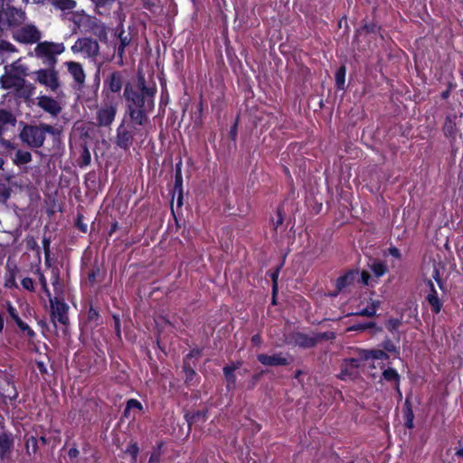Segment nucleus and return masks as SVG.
Wrapping results in <instances>:
<instances>
[{
	"label": "nucleus",
	"instance_id": "6ab92c4d",
	"mask_svg": "<svg viewBox=\"0 0 463 463\" xmlns=\"http://www.w3.org/2000/svg\"><path fill=\"white\" fill-rule=\"evenodd\" d=\"M359 273L354 270H349L344 276L339 277L336 279V288L339 291L352 285L354 280L358 278Z\"/></svg>",
	"mask_w": 463,
	"mask_h": 463
},
{
	"label": "nucleus",
	"instance_id": "6e6d98bb",
	"mask_svg": "<svg viewBox=\"0 0 463 463\" xmlns=\"http://www.w3.org/2000/svg\"><path fill=\"white\" fill-rule=\"evenodd\" d=\"M99 317V313L96 309H94L93 307H90V310H89V313H88V318L90 320H94V319H97Z\"/></svg>",
	"mask_w": 463,
	"mask_h": 463
},
{
	"label": "nucleus",
	"instance_id": "3c124183",
	"mask_svg": "<svg viewBox=\"0 0 463 463\" xmlns=\"http://www.w3.org/2000/svg\"><path fill=\"white\" fill-rule=\"evenodd\" d=\"M40 283L42 285L43 290L45 293L46 297L48 298H52V295H51V292H50V290L48 288V286H47V280H46L44 275L42 274V273L40 274Z\"/></svg>",
	"mask_w": 463,
	"mask_h": 463
},
{
	"label": "nucleus",
	"instance_id": "5fc2aeb1",
	"mask_svg": "<svg viewBox=\"0 0 463 463\" xmlns=\"http://www.w3.org/2000/svg\"><path fill=\"white\" fill-rule=\"evenodd\" d=\"M388 252L391 256H392L395 259H401L402 257L399 249H397L396 247L389 248Z\"/></svg>",
	"mask_w": 463,
	"mask_h": 463
},
{
	"label": "nucleus",
	"instance_id": "c85d7f7f",
	"mask_svg": "<svg viewBox=\"0 0 463 463\" xmlns=\"http://www.w3.org/2000/svg\"><path fill=\"white\" fill-rule=\"evenodd\" d=\"M92 32L100 40L107 38V27L100 22L96 21L93 23Z\"/></svg>",
	"mask_w": 463,
	"mask_h": 463
},
{
	"label": "nucleus",
	"instance_id": "a18cd8bd",
	"mask_svg": "<svg viewBox=\"0 0 463 463\" xmlns=\"http://www.w3.org/2000/svg\"><path fill=\"white\" fill-rule=\"evenodd\" d=\"M15 51L16 49L12 43L5 41L0 42V52H13Z\"/></svg>",
	"mask_w": 463,
	"mask_h": 463
},
{
	"label": "nucleus",
	"instance_id": "774afa93",
	"mask_svg": "<svg viewBox=\"0 0 463 463\" xmlns=\"http://www.w3.org/2000/svg\"><path fill=\"white\" fill-rule=\"evenodd\" d=\"M457 455L458 457H462L463 458V449H460L459 450L457 451Z\"/></svg>",
	"mask_w": 463,
	"mask_h": 463
},
{
	"label": "nucleus",
	"instance_id": "ea45409f",
	"mask_svg": "<svg viewBox=\"0 0 463 463\" xmlns=\"http://www.w3.org/2000/svg\"><path fill=\"white\" fill-rule=\"evenodd\" d=\"M182 185H183V177H182V173H181V163H179L176 165L175 188L176 190H179V192L181 193Z\"/></svg>",
	"mask_w": 463,
	"mask_h": 463
},
{
	"label": "nucleus",
	"instance_id": "de8ad7c7",
	"mask_svg": "<svg viewBox=\"0 0 463 463\" xmlns=\"http://www.w3.org/2000/svg\"><path fill=\"white\" fill-rule=\"evenodd\" d=\"M361 281L365 286H372L373 287L376 281L374 283H372L371 281V276L367 271L363 270L360 274Z\"/></svg>",
	"mask_w": 463,
	"mask_h": 463
},
{
	"label": "nucleus",
	"instance_id": "e2e57ef3",
	"mask_svg": "<svg viewBox=\"0 0 463 463\" xmlns=\"http://www.w3.org/2000/svg\"><path fill=\"white\" fill-rule=\"evenodd\" d=\"M138 87L141 90L140 93H144V88H147L145 84V80L144 79H139L138 80Z\"/></svg>",
	"mask_w": 463,
	"mask_h": 463
},
{
	"label": "nucleus",
	"instance_id": "f257e3e1",
	"mask_svg": "<svg viewBox=\"0 0 463 463\" xmlns=\"http://www.w3.org/2000/svg\"><path fill=\"white\" fill-rule=\"evenodd\" d=\"M156 92V89L155 87L152 88H144V93H139L133 90L132 87L128 84L125 87L124 96L126 99L130 102L134 109H153L154 97Z\"/></svg>",
	"mask_w": 463,
	"mask_h": 463
},
{
	"label": "nucleus",
	"instance_id": "79ce46f5",
	"mask_svg": "<svg viewBox=\"0 0 463 463\" xmlns=\"http://www.w3.org/2000/svg\"><path fill=\"white\" fill-rule=\"evenodd\" d=\"M15 324L20 328V330L25 333L29 337H33L35 335L33 330L31 329V327L26 323L22 321V319L17 321Z\"/></svg>",
	"mask_w": 463,
	"mask_h": 463
},
{
	"label": "nucleus",
	"instance_id": "37998d69",
	"mask_svg": "<svg viewBox=\"0 0 463 463\" xmlns=\"http://www.w3.org/2000/svg\"><path fill=\"white\" fill-rule=\"evenodd\" d=\"M37 443H38L37 439L34 437H30L26 440V449H27L29 454L36 453V451H37Z\"/></svg>",
	"mask_w": 463,
	"mask_h": 463
},
{
	"label": "nucleus",
	"instance_id": "dca6fc26",
	"mask_svg": "<svg viewBox=\"0 0 463 463\" xmlns=\"http://www.w3.org/2000/svg\"><path fill=\"white\" fill-rule=\"evenodd\" d=\"M359 356L362 361H374V360H381L385 361L388 360L389 356L386 352L383 350L379 349H372V350H366L362 349L359 351Z\"/></svg>",
	"mask_w": 463,
	"mask_h": 463
},
{
	"label": "nucleus",
	"instance_id": "49530a36",
	"mask_svg": "<svg viewBox=\"0 0 463 463\" xmlns=\"http://www.w3.org/2000/svg\"><path fill=\"white\" fill-rule=\"evenodd\" d=\"M21 284L24 289L28 291H34V282L31 278H24Z\"/></svg>",
	"mask_w": 463,
	"mask_h": 463
},
{
	"label": "nucleus",
	"instance_id": "0e129e2a",
	"mask_svg": "<svg viewBox=\"0 0 463 463\" xmlns=\"http://www.w3.org/2000/svg\"><path fill=\"white\" fill-rule=\"evenodd\" d=\"M49 245H50L49 241H48V240H46V239H44V240H43V246H44V250H45V254H46V256H48Z\"/></svg>",
	"mask_w": 463,
	"mask_h": 463
},
{
	"label": "nucleus",
	"instance_id": "7ed1b4c3",
	"mask_svg": "<svg viewBox=\"0 0 463 463\" xmlns=\"http://www.w3.org/2000/svg\"><path fill=\"white\" fill-rule=\"evenodd\" d=\"M52 127L43 126H26L22 130L20 137L22 140L32 147H40L43 146L46 132H51Z\"/></svg>",
	"mask_w": 463,
	"mask_h": 463
},
{
	"label": "nucleus",
	"instance_id": "4be33fe9",
	"mask_svg": "<svg viewBox=\"0 0 463 463\" xmlns=\"http://www.w3.org/2000/svg\"><path fill=\"white\" fill-rule=\"evenodd\" d=\"M430 285L431 287L432 293L428 295L427 300H428L429 304L430 305L432 311L437 314L440 311L442 303L439 300L437 292L434 290L433 284L431 282H430Z\"/></svg>",
	"mask_w": 463,
	"mask_h": 463
},
{
	"label": "nucleus",
	"instance_id": "39448f33",
	"mask_svg": "<svg viewBox=\"0 0 463 463\" xmlns=\"http://www.w3.org/2000/svg\"><path fill=\"white\" fill-rule=\"evenodd\" d=\"M25 20V13L15 7L7 6L4 9V3L0 0V28L15 26Z\"/></svg>",
	"mask_w": 463,
	"mask_h": 463
},
{
	"label": "nucleus",
	"instance_id": "b1692460",
	"mask_svg": "<svg viewBox=\"0 0 463 463\" xmlns=\"http://www.w3.org/2000/svg\"><path fill=\"white\" fill-rule=\"evenodd\" d=\"M370 269L376 278H380L387 272V266L383 261L374 260L370 265Z\"/></svg>",
	"mask_w": 463,
	"mask_h": 463
},
{
	"label": "nucleus",
	"instance_id": "c03bdc74",
	"mask_svg": "<svg viewBox=\"0 0 463 463\" xmlns=\"http://www.w3.org/2000/svg\"><path fill=\"white\" fill-rule=\"evenodd\" d=\"M383 347L387 353L399 354L397 346L390 339L383 342Z\"/></svg>",
	"mask_w": 463,
	"mask_h": 463
},
{
	"label": "nucleus",
	"instance_id": "393cba45",
	"mask_svg": "<svg viewBox=\"0 0 463 463\" xmlns=\"http://www.w3.org/2000/svg\"><path fill=\"white\" fill-rule=\"evenodd\" d=\"M52 5L62 11H70L76 7V2L74 0H53Z\"/></svg>",
	"mask_w": 463,
	"mask_h": 463
},
{
	"label": "nucleus",
	"instance_id": "58836bf2",
	"mask_svg": "<svg viewBox=\"0 0 463 463\" xmlns=\"http://www.w3.org/2000/svg\"><path fill=\"white\" fill-rule=\"evenodd\" d=\"M139 449L137 443H131L128 446L126 449V453L131 456V463L137 462V458L138 454Z\"/></svg>",
	"mask_w": 463,
	"mask_h": 463
},
{
	"label": "nucleus",
	"instance_id": "8fccbe9b",
	"mask_svg": "<svg viewBox=\"0 0 463 463\" xmlns=\"http://www.w3.org/2000/svg\"><path fill=\"white\" fill-rule=\"evenodd\" d=\"M7 312L10 316V317L16 323L17 321H19L21 318L18 315V312L17 310L15 309L14 307H13L11 304H8L7 305Z\"/></svg>",
	"mask_w": 463,
	"mask_h": 463
},
{
	"label": "nucleus",
	"instance_id": "20e7f679",
	"mask_svg": "<svg viewBox=\"0 0 463 463\" xmlns=\"http://www.w3.org/2000/svg\"><path fill=\"white\" fill-rule=\"evenodd\" d=\"M71 49L74 54H80L90 61H95L99 54V43L90 37L79 38Z\"/></svg>",
	"mask_w": 463,
	"mask_h": 463
},
{
	"label": "nucleus",
	"instance_id": "f704fd0d",
	"mask_svg": "<svg viewBox=\"0 0 463 463\" xmlns=\"http://www.w3.org/2000/svg\"><path fill=\"white\" fill-rule=\"evenodd\" d=\"M0 123L3 125L10 124L11 126H14L15 119L10 112L0 110Z\"/></svg>",
	"mask_w": 463,
	"mask_h": 463
},
{
	"label": "nucleus",
	"instance_id": "bb28decb",
	"mask_svg": "<svg viewBox=\"0 0 463 463\" xmlns=\"http://www.w3.org/2000/svg\"><path fill=\"white\" fill-rule=\"evenodd\" d=\"M32 160V155L28 151L18 150L14 159V164L21 165L29 163Z\"/></svg>",
	"mask_w": 463,
	"mask_h": 463
},
{
	"label": "nucleus",
	"instance_id": "f03ea898",
	"mask_svg": "<svg viewBox=\"0 0 463 463\" xmlns=\"http://www.w3.org/2000/svg\"><path fill=\"white\" fill-rule=\"evenodd\" d=\"M65 50L62 43L42 42L34 48V54L37 58L43 60L46 64H53L56 61V56L62 53Z\"/></svg>",
	"mask_w": 463,
	"mask_h": 463
},
{
	"label": "nucleus",
	"instance_id": "9b49d317",
	"mask_svg": "<svg viewBox=\"0 0 463 463\" xmlns=\"http://www.w3.org/2000/svg\"><path fill=\"white\" fill-rule=\"evenodd\" d=\"M258 361L263 365L279 366L289 364V357L282 353L273 354L271 355L260 354L257 355Z\"/></svg>",
	"mask_w": 463,
	"mask_h": 463
},
{
	"label": "nucleus",
	"instance_id": "338daca9",
	"mask_svg": "<svg viewBox=\"0 0 463 463\" xmlns=\"http://www.w3.org/2000/svg\"><path fill=\"white\" fill-rule=\"evenodd\" d=\"M449 90H447V91H444V92L441 94V97H442L443 99H447V98L449 97Z\"/></svg>",
	"mask_w": 463,
	"mask_h": 463
},
{
	"label": "nucleus",
	"instance_id": "13d9d810",
	"mask_svg": "<svg viewBox=\"0 0 463 463\" xmlns=\"http://www.w3.org/2000/svg\"><path fill=\"white\" fill-rule=\"evenodd\" d=\"M83 161L86 165L90 163V155L87 148H85L83 152Z\"/></svg>",
	"mask_w": 463,
	"mask_h": 463
},
{
	"label": "nucleus",
	"instance_id": "cd10ccee",
	"mask_svg": "<svg viewBox=\"0 0 463 463\" xmlns=\"http://www.w3.org/2000/svg\"><path fill=\"white\" fill-rule=\"evenodd\" d=\"M345 73L346 70L345 66H341L335 72V85L339 90L345 89Z\"/></svg>",
	"mask_w": 463,
	"mask_h": 463
},
{
	"label": "nucleus",
	"instance_id": "a878e982",
	"mask_svg": "<svg viewBox=\"0 0 463 463\" xmlns=\"http://www.w3.org/2000/svg\"><path fill=\"white\" fill-rule=\"evenodd\" d=\"M142 409H143V406L140 402H138L136 399H130L127 402V406L124 411V415L126 418H130L132 411L136 410L137 411H141Z\"/></svg>",
	"mask_w": 463,
	"mask_h": 463
},
{
	"label": "nucleus",
	"instance_id": "e433bc0d",
	"mask_svg": "<svg viewBox=\"0 0 463 463\" xmlns=\"http://www.w3.org/2000/svg\"><path fill=\"white\" fill-rule=\"evenodd\" d=\"M444 132L449 136H453L456 133V123L449 117L444 124Z\"/></svg>",
	"mask_w": 463,
	"mask_h": 463
},
{
	"label": "nucleus",
	"instance_id": "aec40b11",
	"mask_svg": "<svg viewBox=\"0 0 463 463\" xmlns=\"http://www.w3.org/2000/svg\"><path fill=\"white\" fill-rule=\"evenodd\" d=\"M381 305V301L378 299L370 298L369 304L366 307L360 309L355 312L354 315L372 317L376 315V312Z\"/></svg>",
	"mask_w": 463,
	"mask_h": 463
},
{
	"label": "nucleus",
	"instance_id": "5701e85b",
	"mask_svg": "<svg viewBox=\"0 0 463 463\" xmlns=\"http://www.w3.org/2000/svg\"><path fill=\"white\" fill-rule=\"evenodd\" d=\"M52 285L53 287L54 293L56 297H60L62 295L63 292V287L61 283L60 279V273L58 269H52V278H51Z\"/></svg>",
	"mask_w": 463,
	"mask_h": 463
},
{
	"label": "nucleus",
	"instance_id": "a19ab883",
	"mask_svg": "<svg viewBox=\"0 0 463 463\" xmlns=\"http://www.w3.org/2000/svg\"><path fill=\"white\" fill-rule=\"evenodd\" d=\"M375 324L373 322H368L364 324H354L348 327V331H364L367 328L373 327Z\"/></svg>",
	"mask_w": 463,
	"mask_h": 463
},
{
	"label": "nucleus",
	"instance_id": "052dcab7",
	"mask_svg": "<svg viewBox=\"0 0 463 463\" xmlns=\"http://www.w3.org/2000/svg\"><path fill=\"white\" fill-rule=\"evenodd\" d=\"M159 462V454L154 453L150 456L148 463H158Z\"/></svg>",
	"mask_w": 463,
	"mask_h": 463
},
{
	"label": "nucleus",
	"instance_id": "864d4df0",
	"mask_svg": "<svg viewBox=\"0 0 463 463\" xmlns=\"http://www.w3.org/2000/svg\"><path fill=\"white\" fill-rule=\"evenodd\" d=\"M278 276H279V269H277L275 272L271 273L273 294H275L277 291Z\"/></svg>",
	"mask_w": 463,
	"mask_h": 463
},
{
	"label": "nucleus",
	"instance_id": "1a4fd4ad",
	"mask_svg": "<svg viewBox=\"0 0 463 463\" xmlns=\"http://www.w3.org/2000/svg\"><path fill=\"white\" fill-rule=\"evenodd\" d=\"M41 33L34 25H25L14 33V38L23 43H34L41 39Z\"/></svg>",
	"mask_w": 463,
	"mask_h": 463
},
{
	"label": "nucleus",
	"instance_id": "ddd939ff",
	"mask_svg": "<svg viewBox=\"0 0 463 463\" xmlns=\"http://www.w3.org/2000/svg\"><path fill=\"white\" fill-rule=\"evenodd\" d=\"M123 86V77L119 71H114L103 82V91L118 93Z\"/></svg>",
	"mask_w": 463,
	"mask_h": 463
},
{
	"label": "nucleus",
	"instance_id": "9d476101",
	"mask_svg": "<svg viewBox=\"0 0 463 463\" xmlns=\"http://www.w3.org/2000/svg\"><path fill=\"white\" fill-rule=\"evenodd\" d=\"M361 358H350L343 362L338 377L343 381L354 379L358 375V368L361 365Z\"/></svg>",
	"mask_w": 463,
	"mask_h": 463
},
{
	"label": "nucleus",
	"instance_id": "4c0bfd02",
	"mask_svg": "<svg viewBox=\"0 0 463 463\" xmlns=\"http://www.w3.org/2000/svg\"><path fill=\"white\" fill-rule=\"evenodd\" d=\"M120 43L118 47V53L120 58H122L124 54L125 48L129 44L130 39L126 35H123V33L119 34Z\"/></svg>",
	"mask_w": 463,
	"mask_h": 463
},
{
	"label": "nucleus",
	"instance_id": "4468645a",
	"mask_svg": "<svg viewBox=\"0 0 463 463\" xmlns=\"http://www.w3.org/2000/svg\"><path fill=\"white\" fill-rule=\"evenodd\" d=\"M321 337L322 336L320 335L298 333L294 336V342L300 347L310 348L316 345Z\"/></svg>",
	"mask_w": 463,
	"mask_h": 463
},
{
	"label": "nucleus",
	"instance_id": "c9c22d12",
	"mask_svg": "<svg viewBox=\"0 0 463 463\" xmlns=\"http://www.w3.org/2000/svg\"><path fill=\"white\" fill-rule=\"evenodd\" d=\"M11 194L9 185L5 182L0 181V201L6 202Z\"/></svg>",
	"mask_w": 463,
	"mask_h": 463
},
{
	"label": "nucleus",
	"instance_id": "0eeeda50",
	"mask_svg": "<svg viewBox=\"0 0 463 463\" xmlns=\"http://www.w3.org/2000/svg\"><path fill=\"white\" fill-rule=\"evenodd\" d=\"M117 113V105L107 96L105 102L97 110L98 125L100 127L110 126Z\"/></svg>",
	"mask_w": 463,
	"mask_h": 463
},
{
	"label": "nucleus",
	"instance_id": "603ef678",
	"mask_svg": "<svg viewBox=\"0 0 463 463\" xmlns=\"http://www.w3.org/2000/svg\"><path fill=\"white\" fill-rule=\"evenodd\" d=\"M405 426L409 429L413 427V413L411 409L405 412Z\"/></svg>",
	"mask_w": 463,
	"mask_h": 463
},
{
	"label": "nucleus",
	"instance_id": "72a5a7b5",
	"mask_svg": "<svg viewBox=\"0 0 463 463\" xmlns=\"http://www.w3.org/2000/svg\"><path fill=\"white\" fill-rule=\"evenodd\" d=\"M223 373H224L226 381L228 382V388H230L231 386L233 387L235 384V382H236V377H235L234 371L232 370V368L225 366L223 368Z\"/></svg>",
	"mask_w": 463,
	"mask_h": 463
},
{
	"label": "nucleus",
	"instance_id": "412c9836",
	"mask_svg": "<svg viewBox=\"0 0 463 463\" xmlns=\"http://www.w3.org/2000/svg\"><path fill=\"white\" fill-rule=\"evenodd\" d=\"M383 380L386 382H392L395 384V388L398 393L401 395L400 391V375L398 372L393 368H387L383 372Z\"/></svg>",
	"mask_w": 463,
	"mask_h": 463
},
{
	"label": "nucleus",
	"instance_id": "c756f323",
	"mask_svg": "<svg viewBox=\"0 0 463 463\" xmlns=\"http://www.w3.org/2000/svg\"><path fill=\"white\" fill-rule=\"evenodd\" d=\"M5 287L8 288H17L15 281V269H9L5 276Z\"/></svg>",
	"mask_w": 463,
	"mask_h": 463
},
{
	"label": "nucleus",
	"instance_id": "2eb2a0df",
	"mask_svg": "<svg viewBox=\"0 0 463 463\" xmlns=\"http://www.w3.org/2000/svg\"><path fill=\"white\" fill-rule=\"evenodd\" d=\"M38 105L46 112H49L52 115H57L61 111V106L59 103L47 96H41L38 98Z\"/></svg>",
	"mask_w": 463,
	"mask_h": 463
},
{
	"label": "nucleus",
	"instance_id": "f8f14e48",
	"mask_svg": "<svg viewBox=\"0 0 463 463\" xmlns=\"http://www.w3.org/2000/svg\"><path fill=\"white\" fill-rule=\"evenodd\" d=\"M24 78L21 75L14 74L8 71V67L5 66V74L0 78V85L2 89H20L24 85Z\"/></svg>",
	"mask_w": 463,
	"mask_h": 463
},
{
	"label": "nucleus",
	"instance_id": "2f4dec72",
	"mask_svg": "<svg viewBox=\"0 0 463 463\" xmlns=\"http://www.w3.org/2000/svg\"><path fill=\"white\" fill-rule=\"evenodd\" d=\"M402 325V318H390L386 321V328L392 334L398 331Z\"/></svg>",
	"mask_w": 463,
	"mask_h": 463
},
{
	"label": "nucleus",
	"instance_id": "a211bd4d",
	"mask_svg": "<svg viewBox=\"0 0 463 463\" xmlns=\"http://www.w3.org/2000/svg\"><path fill=\"white\" fill-rule=\"evenodd\" d=\"M67 69L70 74L73 77L76 82L83 83L85 80V73L82 66L76 61L66 62Z\"/></svg>",
	"mask_w": 463,
	"mask_h": 463
},
{
	"label": "nucleus",
	"instance_id": "6e6552de",
	"mask_svg": "<svg viewBox=\"0 0 463 463\" xmlns=\"http://www.w3.org/2000/svg\"><path fill=\"white\" fill-rule=\"evenodd\" d=\"M35 80L47 90L56 92L60 87L58 73L52 69H41L35 72Z\"/></svg>",
	"mask_w": 463,
	"mask_h": 463
},
{
	"label": "nucleus",
	"instance_id": "bf43d9fd",
	"mask_svg": "<svg viewBox=\"0 0 463 463\" xmlns=\"http://www.w3.org/2000/svg\"><path fill=\"white\" fill-rule=\"evenodd\" d=\"M251 342L253 345H260L261 344V336L260 335H254L252 337H251Z\"/></svg>",
	"mask_w": 463,
	"mask_h": 463
},
{
	"label": "nucleus",
	"instance_id": "69168bd1",
	"mask_svg": "<svg viewBox=\"0 0 463 463\" xmlns=\"http://www.w3.org/2000/svg\"><path fill=\"white\" fill-rule=\"evenodd\" d=\"M33 3L35 4H51L52 3L53 0H33Z\"/></svg>",
	"mask_w": 463,
	"mask_h": 463
},
{
	"label": "nucleus",
	"instance_id": "09e8293b",
	"mask_svg": "<svg viewBox=\"0 0 463 463\" xmlns=\"http://www.w3.org/2000/svg\"><path fill=\"white\" fill-rule=\"evenodd\" d=\"M97 9L111 5L115 0H90Z\"/></svg>",
	"mask_w": 463,
	"mask_h": 463
},
{
	"label": "nucleus",
	"instance_id": "4d7b16f0",
	"mask_svg": "<svg viewBox=\"0 0 463 463\" xmlns=\"http://www.w3.org/2000/svg\"><path fill=\"white\" fill-rule=\"evenodd\" d=\"M80 452L76 448H71L68 451V456L71 459L76 458L79 456Z\"/></svg>",
	"mask_w": 463,
	"mask_h": 463
},
{
	"label": "nucleus",
	"instance_id": "473e14b6",
	"mask_svg": "<svg viewBox=\"0 0 463 463\" xmlns=\"http://www.w3.org/2000/svg\"><path fill=\"white\" fill-rule=\"evenodd\" d=\"M8 71L13 72L14 74L21 75L22 78H24V76L26 75V68L20 63L19 60L17 61L14 62L10 66V69H8Z\"/></svg>",
	"mask_w": 463,
	"mask_h": 463
},
{
	"label": "nucleus",
	"instance_id": "680f3d73",
	"mask_svg": "<svg viewBox=\"0 0 463 463\" xmlns=\"http://www.w3.org/2000/svg\"><path fill=\"white\" fill-rule=\"evenodd\" d=\"M241 362H236L232 363L231 365H227V367L232 368V370L235 372V370L239 369L241 366Z\"/></svg>",
	"mask_w": 463,
	"mask_h": 463
},
{
	"label": "nucleus",
	"instance_id": "7c9ffc66",
	"mask_svg": "<svg viewBox=\"0 0 463 463\" xmlns=\"http://www.w3.org/2000/svg\"><path fill=\"white\" fill-rule=\"evenodd\" d=\"M12 445L11 440L6 437H0V458H3L8 452Z\"/></svg>",
	"mask_w": 463,
	"mask_h": 463
},
{
	"label": "nucleus",
	"instance_id": "423d86ee",
	"mask_svg": "<svg viewBox=\"0 0 463 463\" xmlns=\"http://www.w3.org/2000/svg\"><path fill=\"white\" fill-rule=\"evenodd\" d=\"M50 306L52 311V322L57 327L58 326H66L69 323L68 310L69 306L58 297L50 298Z\"/></svg>",
	"mask_w": 463,
	"mask_h": 463
},
{
	"label": "nucleus",
	"instance_id": "f3484780",
	"mask_svg": "<svg viewBox=\"0 0 463 463\" xmlns=\"http://www.w3.org/2000/svg\"><path fill=\"white\" fill-rule=\"evenodd\" d=\"M129 115L131 119L137 125H144L147 120V114L153 109H134L131 105H128Z\"/></svg>",
	"mask_w": 463,
	"mask_h": 463
}]
</instances>
